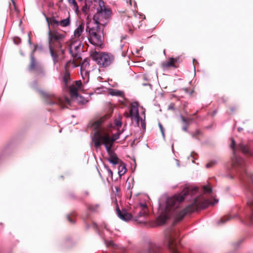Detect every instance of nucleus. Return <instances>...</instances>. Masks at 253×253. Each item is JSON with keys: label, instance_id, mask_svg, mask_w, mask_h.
<instances>
[{"label": "nucleus", "instance_id": "obj_1", "mask_svg": "<svg viewBox=\"0 0 253 253\" xmlns=\"http://www.w3.org/2000/svg\"><path fill=\"white\" fill-rule=\"evenodd\" d=\"M198 188L196 187L186 186L179 193L173 196L168 197L164 204L160 203L159 210L161 211V214L157 219L159 225H163L166 222L168 216L174 213L176 221H180L185 215L190 214L198 210L204 209L210 205H214L209 199H205L203 197H198L194 199L193 203L180 211H177V208L183 201L189 195L196 194Z\"/></svg>", "mask_w": 253, "mask_h": 253}, {"label": "nucleus", "instance_id": "obj_2", "mask_svg": "<svg viewBox=\"0 0 253 253\" xmlns=\"http://www.w3.org/2000/svg\"><path fill=\"white\" fill-rule=\"evenodd\" d=\"M107 116H104L95 121L91 125V128L94 130L92 141L96 148H99L102 143L107 151V152H111V149L113 143L120 137V131L114 134L112 137H110L109 132L105 130L102 124L106 120Z\"/></svg>", "mask_w": 253, "mask_h": 253}, {"label": "nucleus", "instance_id": "obj_3", "mask_svg": "<svg viewBox=\"0 0 253 253\" xmlns=\"http://www.w3.org/2000/svg\"><path fill=\"white\" fill-rule=\"evenodd\" d=\"M95 18V16H94L93 17L94 25L91 27L88 26L86 29V31L88 32V39L89 42L92 45L100 48H103L104 41L103 33L100 29L99 22Z\"/></svg>", "mask_w": 253, "mask_h": 253}, {"label": "nucleus", "instance_id": "obj_4", "mask_svg": "<svg viewBox=\"0 0 253 253\" xmlns=\"http://www.w3.org/2000/svg\"><path fill=\"white\" fill-rule=\"evenodd\" d=\"M92 59L102 67L109 66L113 61V56L108 53L94 51L91 53Z\"/></svg>", "mask_w": 253, "mask_h": 253}, {"label": "nucleus", "instance_id": "obj_5", "mask_svg": "<svg viewBox=\"0 0 253 253\" xmlns=\"http://www.w3.org/2000/svg\"><path fill=\"white\" fill-rule=\"evenodd\" d=\"M112 200V203L114 204L116 207L117 214L118 216L122 220H124L125 221H127L131 219H133L135 221H138L139 223H141L144 222V221L143 219H141L140 218L144 217L145 216L148 215V214H142L141 212H143V211L140 210V211L139 212L138 214V215L133 216L131 214L127 213L126 211L123 210L122 211H121L119 209L116 198H115V199H113Z\"/></svg>", "mask_w": 253, "mask_h": 253}, {"label": "nucleus", "instance_id": "obj_6", "mask_svg": "<svg viewBox=\"0 0 253 253\" xmlns=\"http://www.w3.org/2000/svg\"><path fill=\"white\" fill-rule=\"evenodd\" d=\"M177 233L173 230L169 231L165 235V244L168 247L169 251L172 253H180L177 250Z\"/></svg>", "mask_w": 253, "mask_h": 253}, {"label": "nucleus", "instance_id": "obj_7", "mask_svg": "<svg viewBox=\"0 0 253 253\" xmlns=\"http://www.w3.org/2000/svg\"><path fill=\"white\" fill-rule=\"evenodd\" d=\"M49 47H53L54 42H57L60 47H61V42L63 41L65 38L64 34L61 33L56 30L52 31L50 29L48 32Z\"/></svg>", "mask_w": 253, "mask_h": 253}, {"label": "nucleus", "instance_id": "obj_8", "mask_svg": "<svg viewBox=\"0 0 253 253\" xmlns=\"http://www.w3.org/2000/svg\"><path fill=\"white\" fill-rule=\"evenodd\" d=\"M139 104L137 102L134 101L131 103L129 114L127 117H130L132 121L136 123V125L138 126L139 125L140 116L138 112Z\"/></svg>", "mask_w": 253, "mask_h": 253}, {"label": "nucleus", "instance_id": "obj_9", "mask_svg": "<svg viewBox=\"0 0 253 253\" xmlns=\"http://www.w3.org/2000/svg\"><path fill=\"white\" fill-rule=\"evenodd\" d=\"M82 42L75 40H70L69 51L73 57L78 58L80 57V53L83 46Z\"/></svg>", "mask_w": 253, "mask_h": 253}, {"label": "nucleus", "instance_id": "obj_10", "mask_svg": "<svg viewBox=\"0 0 253 253\" xmlns=\"http://www.w3.org/2000/svg\"><path fill=\"white\" fill-rule=\"evenodd\" d=\"M243 160H242L241 165H234L232 164L233 167H239L241 169L239 173L243 179L246 180L249 182H251L253 185V172L250 170L245 169L243 166Z\"/></svg>", "mask_w": 253, "mask_h": 253}, {"label": "nucleus", "instance_id": "obj_11", "mask_svg": "<svg viewBox=\"0 0 253 253\" xmlns=\"http://www.w3.org/2000/svg\"><path fill=\"white\" fill-rule=\"evenodd\" d=\"M84 26L82 23L80 24L78 27L74 30V35L71 38V40H75L82 42L84 40V37L83 35Z\"/></svg>", "mask_w": 253, "mask_h": 253}, {"label": "nucleus", "instance_id": "obj_12", "mask_svg": "<svg viewBox=\"0 0 253 253\" xmlns=\"http://www.w3.org/2000/svg\"><path fill=\"white\" fill-rule=\"evenodd\" d=\"M231 143L230 144V147L233 150V157L231 158L232 164L234 165H241L242 160H243L240 157H238L236 154V142L234 138H231Z\"/></svg>", "mask_w": 253, "mask_h": 253}, {"label": "nucleus", "instance_id": "obj_13", "mask_svg": "<svg viewBox=\"0 0 253 253\" xmlns=\"http://www.w3.org/2000/svg\"><path fill=\"white\" fill-rule=\"evenodd\" d=\"M247 210L248 212V218L249 224H252L253 219V195L248 198L247 202Z\"/></svg>", "mask_w": 253, "mask_h": 253}, {"label": "nucleus", "instance_id": "obj_14", "mask_svg": "<svg viewBox=\"0 0 253 253\" xmlns=\"http://www.w3.org/2000/svg\"><path fill=\"white\" fill-rule=\"evenodd\" d=\"M178 61V58L170 57L167 61L162 63V67L164 69H168L171 67L176 68L177 67L175 64Z\"/></svg>", "mask_w": 253, "mask_h": 253}, {"label": "nucleus", "instance_id": "obj_15", "mask_svg": "<svg viewBox=\"0 0 253 253\" xmlns=\"http://www.w3.org/2000/svg\"><path fill=\"white\" fill-rule=\"evenodd\" d=\"M143 253H161L159 247L154 243L150 242L147 246V251Z\"/></svg>", "mask_w": 253, "mask_h": 253}, {"label": "nucleus", "instance_id": "obj_16", "mask_svg": "<svg viewBox=\"0 0 253 253\" xmlns=\"http://www.w3.org/2000/svg\"><path fill=\"white\" fill-rule=\"evenodd\" d=\"M238 147L243 154L249 156L253 155V153L250 150L248 145H245L243 142H241L238 145Z\"/></svg>", "mask_w": 253, "mask_h": 253}, {"label": "nucleus", "instance_id": "obj_17", "mask_svg": "<svg viewBox=\"0 0 253 253\" xmlns=\"http://www.w3.org/2000/svg\"><path fill=\"white\" fill-rule=\"evenodd\" d=\"M109 155V157L108 159V161L112 164L113 165H117L119 164L120 161L117 156L114 153V152L111 150V152H107Z\"/></svg>", "mask_w": 253, "mask_h": 253}, {"label": "nucleus", "instance_id": "obj_18", "mask_svg": "<svg viewBox=\"0 0 253 253\" xmlns=\"http://www.w3.org/2000/svg\"><path fill=\"white\" fill-rule=\"evenodd\" d=\"M46 21L48 24L49 30L50 29V25L53 27L59 26V21H58L54 16L51 17H46Z\"/></svg>", "mask_w": 253, "mask_h": 253}, {"label": "nucleus", "instance_id": "obj_19", "mask_svg": "<svg viewBox=\"0 0 253 253\" xmlns=\"http://www.w3.org/2000/svg\"><path fill=\"white\" fill-rule=\"evenodd\" d=\"M63 82L65 86H67L69 82L71 81L70 73L67 70L66 66L65 68V71L63 76Z\"/></svg>", "mask_w": 253, "mask_h": 253}, {"label": "nucleus", "instance_id": "obj_20", "mask_svg": "<svg viewBox=\"0 0 253 253\" xmlns=\"http://www.w3.org/2000/svg\"><path fill=\"white\" fill-rule=\"evenodd\" d=\"M71 25V18L69 16L67 18L59 21V26L62 27H67Z\"/></svg>", "mask_w": 253, "mask_h": 253}, {"label": "nucleus", "instance_id": "obj_21", "mask_svg": "<svg viewBox=\"0 0 253 253\" xmlns=\"http://www.w3.org/2000/svg\"><path fill=\"white\" fill-rule=\"evenodd\" d=\"M137 208L143 211V212H141L142 214H148V207L146 202L140 203L138 205Z\"/></svg>", "mask_w": 253, "mask_h": 253}, {"label": "nucleus", "instance_id": "obj_22", "mask_svg": "<svg viewBox=\"0 0 253 253\" xmlns=\"http://www.w3.org/2000/svg\"><path fill=\"white\" fill-rule=\"evenodd\" d=\"M70 93L72 97H78L79 96L78 91L80 90L74 84L70 86Z\"/></svg>", "mask_w": 253, "mask_h": 253}, {"label": "nucleus", "instance_id": "obj_23", "mask_svg": "<svg viewBox=\"0 0 253 253\" xmlns=\"http://www.w3.org/2000/svg\"><path fill=\"white\" fill-rule=\"evenodd\" d=\"M109 93L112 96H120L122 97H124V93L123 91L111 89L109 90Z\"/></svg>", "mask_w": 253, "mask_h": 253}, {"label": "nucleus", "instance_id": "obj_24", "mask_svg": "<svg viewBox=\"0 0 253 253\" xmlns=\"http://www.w3.org/2000/svg\"><path fill=\"white\" fill-rule=\"evenodd\" d=\"M68 2L70 5L71 6L72 8L75 11L77 14H78L79 11V8L76 0H68Z\"/></svg>", "mask_w": 253, "mask_h": 253}, {"label": "nucleus", "instance_id": "obj_25", "mask_svg": "<svg viewBox=\"0 0 253 253\" xmlns=\"http://www.w3.org/2000/svg\"><path fill=\"white\" fill-rule=\"evenodd\" d=\"M50 53L51 56L52 57V59L53 61L54 64H56L58 61V55L54 52V47H49Z\"/></svg>", "mask_w": 253, "mask_h": 253}, {"label": "nucleus", "instance_id": "obj_26", "mask_svg": "<svg viewBox=\"0 0 253 253\" xmlns=\"http://www.w3.org/2000/svg\"><path fill=\"white\" fill-rule=\"evenodd\" d=\"M89 66V60L87 58H85L81 64V70H83V71H84V70H86V68L88 67Z\"/></svg>", "mask_w": 253, "mask_h": 253}, {"label": "nucleus", "instance_id": "obj_27", "mask_svg": "<svg viewBox=\"0 0 253 253\" xmlns=\"http://www.w3.org/2000/svg\"><path fill=\"white\" fill-rule=\"evenodd\" d=\"M81 74L84 80H86V82H87L89 80V72L87 70H84V71L83 70H81Z\"/></svg>", "mask_w": 253, "mask_h": 253}, {"label": "nucleus", "instance_id": "obj_28", "mask_svg": "<svg viewBox=\"0 0 253 253\" xmlns=\"http://www.w3.org/2000/svg\"><path fill=\"white\" fill-rule=\"evenodd\" d=\"M126 171V169L125 164L121 165L119 168L118 173L120 176L124 175Z\"/></svg>", "mask_w": 253, "mask_h": 253}, {"label": "nucleus", "instance_id": "obj_29", "mask_svg": "<svg viewBox=\"0 0 253 253\" xmlns=\"http://www.w3.org/2000/svg\"><path fill=\"white\" fill-rule=\"evenodd\" d=\"M37 64L36 60L34 56H31V64L29 67V70H32L35 69L36 65Z\"/></svg>", "mask_w": 253, "mask_h": 253}, {"label": "nucleus", "instance_id": "obj_30", "mask_svg": "<svg viewBox=\"0 0 253 253\" xmlns=\"http://www.w3.org/2000/svg\"><path fill=\"white\" fill-rule=\"evenodd\" d=\"M142 114L143 115V118L140 117L139 121H140V122H141V126L142 127V128L144 129H145L146 124H145V110H144L142 111Z\"/></svg>", "mask_w": 253, "mask_h": 253}, {"label": "nucleus", "instance_id": "obj_31", "mask_svg": "<svg viewBox=\"0 0 253 253\" xmlns=\"http://www.w3.org/2000/svg\"><path fill=\"white\" fill-rule=\"evenodd\" d=\"M114 124L115 126L121 127L122 125V118L119 116L117 118L115 119L114 121Z\"/></svg>", "mask_w": 253, "mask_h": 253}, {"label": "nucleus", "instance_id": "obj_32", "mask_svg": "<svg viewBox=\"0 0 253 253\" xmlns=\"http://www.w3.org/2000/svg\"><path fill=\"white\" fill-rule=\"evenodd\" d=\"M105 244L107 247H112L114 249H118L119 248V246L112 241H105Z\"/></svg>", "mask_w": 253, "mask_h": 253}, {"label": "nucleus", "instance_id": "obj_33", "mask_svg": "<svg viewBox=\"0 0 253 253\" xmlns=\"http://www.w3.org/2000/svg\"><path fill=\"white\" fill-rule=\"evenodd\" d=\"M75 86L77 87L80 90H83V84L81 80L77 81L75 82V84H74Z\"/></svg>", "mask_w": 253, "mask_h": 253}, {"label": "nucleus", "instance_id": "obj_34", "mask_svg": "<svg viewBox=\"0 0 253 253\" xmlns=\"http://www.w3.org/2000/svg\"><path fill=\"white\" fill-rule=\"evenodd\" d=\"M203 190L205 193H210L212 191V189L209 185H205L203 187Z\"/></svg>", "mask_w": 253, "mask_h": 253}, {"label": "nucleus", "instance_id": "obj_35", "mask_svg": "<svg viewBox=\"0 0 253 253\" xmlns=\"http://www.w3.org/2000/svg\"><path fill=\"white\" fill-rule=\"evenodd\" d=\"M217 162L216 160H212L206 165V167L207 168H210L212 167L213 165L216 164Z\"/></svg>", "mask_w": 253, "mask_h": 253}, {"label": "nucleus", "instance_id": "obj_36", "mask_svg": "<svg viewBox=\"0 0 253 253\" xmlns=\"http://www.w3.org/2000/svg\"><path fill=\"white\" fill-rule=\"evenodd\" d=\"M87 208H88V210L95 211L97 210V209L98 208V206L97 205H90L88 206Z\"/></svg>", "mask_w": 253, "mask_h": 253}, {"label": "nucleus", "instance_id": "obj_37", "mask_svg": "<svg viewBox=\"0 0 253 253\" xmlns=\"http://www.w3.org/2000/svg\"><path fill=\"white\" fill-rule=\"evenodd\" d=\"M41 94L42 96V97H43L44 98H50L51 97V95H52L51 94L46 93L43 91H41Z\"/></svg>", "mask_w": 253, "mask_h": 253}, {"label": "nucleus", "instance_id": "obj_38", "mask_svg": "<svg viewBox=\"0 0 253 253\" xmlns=\"http://www.w3.org/2000/svg\"><path fill=\"white\" fill-rule=\"evenodd\" d=\"M229 219H230L229 217H223L218 221V224L225 223L226 221L229 220Z\"/></svg>", "mask_w": 253, "mask_h": 253}, {"label": "nucleus", "instance_id": "obj_39", "mask_svg": "<svg viewBox=\"0 0 253 253\" xmlns=\"http://www.w3.org/2000/svg\"><path fill=\"white\" fill-rule=\"evenodd\" d=\"M105 168L106 169L108 174L110 175V177L112 178L113 177V172L110 169L108 166H105Z\"/></svg>", "mask_w": 253, "mask_h": 253}, {"label": "nucleus", "instance_id": "obj_40", "mask_svg": "<svg viewBox=\"0 0 253 253\" xmlns=\"http://www.w3.org/2000/svg\"><path fill=\"white\" fill-rule=\"evenodd\" d=\"M169 110H174L175 109L174 108V104L171 103L168 107Z\"/></svg>", "mask_w": 253, "mask_h": 253}, {"label": "nucleus", "instance_id": "obj_41", "mask_svg": "<svg viewBox=\"0 0 253 253\" xmlns=\"http://www.w3.org/2000/svg\"><path fill=\"white\" fill-rule=\"evenodd\" d=\"M159 126L161 129V131L162 132V133L163 134V135H164V128L162 126V125L160 123L159 124Z\"/></svg>", "mask_w": 253, "mask_h": 253}, {"label": "nucleus", "instance_id": "obj_42", "mask_svg": "<svg viewBox=\"0 0 253 253\" xmlns=\"http://www.w3.org/2000/svg\"><path fill=\"white\" fill-rule=\"evenodd\" d=\"M181 120L185 124H188V121L186 119H185L184 117H183V116H181Z\"/></svg>", "mask_w": 253, "mask_h": 253}, {"label": "nucleus", "instance_id": "obj_43", "mask_svg": "<svg viewBox=\"0 0 253 253\" xmlns=\"http://www.w3.org/2000/svg\"><path fill=\"white\" fill-rule=\"evenodd\" d=\"M188 128V124H185V126H184L182 127V129L183 130L187 131Z\"/></svg>", "mask_w": 253, "mask_h": 253}, {"label": "nucleus", "instance_id": "obj_44", "mask_svg": "<svg viewBox=\"0 0 253 253\" xmlns=\"http://www.w3.org/2000/svg\"><path fill=\"white\" fill-rule=\"evenodd\" d=\"M126 2H128L129 3V5L130 6H132V4L131 0H126Z\"/></svg>", "mask_w": 253, "mask_h": 253}, {"label": "nucleus", "instance_id": "obj_45", "mask_svg": "<svg viewBox=\"0 0 253 253\" xmlns=\"http://www.w3.org/2000/svg\"><path fill=\"white\" fill-rule=\"evenodd\" d=\"M86 8L84 7H83V8H82V10H83V12L85 14H86Z\"/></svg>", "mask_w": 253, "mask_h": 253}, {"label": "nucleus", "instance_id": "obj_46", "mask_svg": "<svg viewBox=\"0 0 253 253\" xmlns=\"http://www.w3.org/2000/svg\"><path fill=\"white\" fill-rule=\"evenodd\" d=\"M121 38H122V40H125L126 38V35L122 36Z\"/></svg>", "mask_w": 253, "mask_h": 253}, {"label": "nucleus", "instance_id": "obj_47", "mask_svg": "<svg viewBox=\"0 0 253 253\" xmlns=\"http://www.w3.org/2000/svg\"><path fill=\"white\" fill-rule=\"evenodd\" d=\"M68 219L70 222H72V220L70 218L69 216L68 217Z\"/></svg>", "mask_w": 253, "mask_h": 253}, {"label": "nucleus", "instance_id": "obj_48", "mask_svg": "<svg viewBox=\"0 0 253 253\" xmlns=\"http://www.w3.org/2000/svg\"><path fill=\"white\" fill-rule=\"evenodd\" d=\"M105 228L106 229V230H109V229H108V227H107V225H105Z\"/></svg>", "mask_w": 253, "mask_h": 253}, {"label": "nucleus", "instance_id": "obj_49", "mask_svg": "<svg viewBox=\"0 0 253 253\" xmlns=\"http://www.w3.org/2000/svg\"><path fill=\"white\" fill-rule=\"evenodd\" d=\"M48 103H49V104H52L55 103V102H49Z\"/></svg>", "mask_w": 253, "mask_h": 253}, {"label": "nucleus", "instance_id": "obj_50", "mask_svg": "<svg viewBox=\"0 0 253 253\" xmlns=\"http://www.w3.org/2000/svg\"><path fill=\"white\" fill-rule=\"evenodd\" d=\"M117 191H118L119 188L118 187H115Z\"/></svg>", "mask_w": 253, "mask_h": 253}, {"label": "nucleus", "instance_id": "obj_51", "mask_svg": "<svg viewBox=\"0 0 253 253\" xmlns=\"http://www.w3.org/2000/svg\"><path fill=\"white\" fill-rule=\"evenodd\" d=\"M136 4V2L135 1H134V6H135Z\"/></svg>", "mask_w": 253, "mask_h": 253}, {"label": "nucleus", "instance_id": "obj_52", "mask_svg": "<svg viewBox=\"0 0 253 253\" xmlns=\"http://www.w3.org/2000/svg\"><path fill=\"white\" fill-rule=\"evenodd\" d=\"M217 202H218V200H215V203H217Z\"/></svg>", "mask_w": 253, "mask_h": 253}, {"label": "nucleus", "instance_id": "obj_53", "mask_svg": "<svg viewBox=\"0 0 253 253\" xmlns=\"http://www.w3.org/2000/svg\"><path fill=\"white\" fill-rule=\"evenodd\" d=\"M85 102H87V101H85V102H83V103H84Z\"/></svg>", "mask_w": 253, "mask_h": 253}]
</instances>
